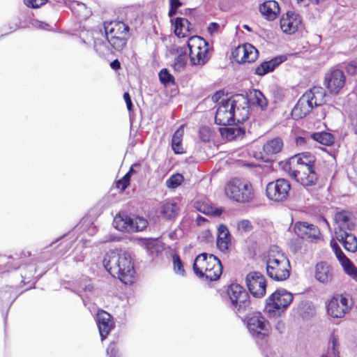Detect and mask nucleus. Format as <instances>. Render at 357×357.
Listing matches in <instances>:
<instances>
[{
  "label": "nucleus",
  "mask_w": 357,
  "mask_h": 357,
  "mask_svg": "<svg viewBox=\"0 0 357 357\" xmlns=\"http://www.w3.org/2000/svg\"><path fill=\"white\" fill-rule=\"evenodd\" d=\"M315 157L309 152L294 155L289 158V176L304 187L314 185L318 175L314 169Z\"/></svg>",
  "instance_id": "f257e3e1"
},
{
  "label": "nucleus",
  "mask_w": 357,
  "mask_h": 357,
  "mask_svg": "<svg viewBox=\"0 0 357 357\" xmlns=\"http://www.w3.org/2000/svg\"><path fill=\"white\" fill-rule=\"evenodd\" d=\"M105 269L123 283L131 284L135 277V269L130 253L120 250L107 254L103 259Z\"/></svg>",
  "instance_id": "f03ea898"
},
{
  "label": "nucleus",
  "mask_w": 357,
  "mask_h": 357,
  "mask_svg": "<svg viewBox=\"0 0 357 357\" xmlns=\"http://www.w3.org/2000/svg\"><path fill=\"white\" fill-rule=\"evenodd\" d=\"M266 273L275 281H284L290 275L291 265L278 246H272L266 256Z\"/></svg>",
  "instance_id": "7ed1b4c3"
},
{
  "label": "nucleus",
  "mask_w": 357,
  "mask_h": 357,
  "mask_svg": "<svg viewBox=\"0 0 357 357\" xmlns=\"http://www.w3.org/2000/svg\"><path fill=\"white\" fill-rule=\"evenodd\" d=\"M193 270L197 276L209 281L218 280L222 273L220 259L211 254L202 253L194 261Z\"/></svg>",
  "instance_id": "20e7f679"
},
{
  "label": "nucleus",
  "mask_w": 357,
  "mask_h": 357,
  "mask_svg": "<svg viewBox=\"0 0 357 357\" xmlns=\"http://www.w3.org/2000/svg\"><path fill=\"white\" fill-rule=\"evenodd\" d=\"M246 326L250 335L257 344L266 341L271 331L268 321L259 312H253L246 317Z\"/></svg>",
  "instance_id": "39448f33"
},
{
  "label": "nucleus",
  "mask_w": 357,
  "mask_h": 357,
  "mask_svg": "<svg viewBox=\"0 0 357 357\" xmlns=\"http://www.w3.org/2000/svg\"><path fill=\"white\" fill-rule=\"evenodd\" d=\"M225 193L228 197L238 202H248L254 197L251 183L238 178L232 179L227 183Z\"/></svg>",
  "instance_id": "423d86ee"
},
{
  "label": "nucleus",
  "mask_w": 357,
  "mask_h": 357,
  "mask_svg": "<svg viewBox=\"0 0 357 357\" xmlns=\"http://www.w3.org/2000/svg\"><path fill=\"white\" fill-rule=\"evenodd\" d=\"M245 103V96L241 94L234 96L231 98L223 100L218 107L215 116V121L218 125H230L235 121L234 102Z\"/></svg>",
  "instance_id": "0eeeda50"
},
{
  "label": "nucleus",
  "mask_w": 357,
  "mask_h": 357,
  "mask_svg": "<svg viewBox=\"0 0 357 357\" xmlns=\"http://www.w3.org/2000/svg\"><path fill=\"white\" fill-rule=\"evenodd\" d=\"M293 295L285 289H279L266 301V311L273 317L278 316L292 302Z\"/></svg>",
  "instance_id": "6e6552de"
},
{
  "label": "nucleus",
  "mask_w": 357,
  "mask_h": 357,
  "mask_svg": "<svg viewBox=\"0 0 357 357\" xmlns=\"http://www.w3.org/2000/svg\"><path fill=\"white\" fill-rule=\"evenodd\" d=\"M190 59L193 65H203L209 59L208 44L199 36L191 37L188 43Z\"/></svg>",
  "instance_id": "1a4fd4ad"
},
{
  "label": "nucleus",
  "mask_w": 357,
  "mask_h": 357,
  "mask_svg": "<svg viewBox=\"0 0 357 357\" xmlns=\"http://www.w3.org/2000/svg\"><path fill=\"white\" fill-rule=\"evenodd\" d=\"M147 220L143 218H130L126 213H119L113 220L114 227L119 231L132 233L144 230L147 227Z\"/></svg>",
  "instance_id": "9d476101"
},
{
  "label": "nucleus",
  "mask_w": 357,
  "mask_h": 357,
  "mask_svg": "<svg viewBox=\"0 0 357 357\" xmlns=\"http://www.w3.org/2000/svg\"><path fill=\"white\" fill-rule=\"evenodd\" d=\"M230 307L237 314L245 312L250 305L249 295L244 288L238 284H231L227 289Z\"/></svg>",
  "instance_id": "9b49d317"
},
{
  "label": "nucleus",
  "mask_w": 357,
  "mask_h": 357,
  "mask_svg": "<svg viewBox=\"0 0 357 357\" xmlns=\"http://www.w3.org/2000/svg\"><path fill=\"white\" fill-rule=\"evenodd\" d=\"M291 185L284 178H278L268 183L266 189L267 197L275 202H282L288 197Z\"/></svg>",
  "instance_id": "f8f14e48"
},
{
  "label": "nucleus",
  "mask_w": 357,
  "mask_h": 357,
  "mask_svg": "<svg viewBox=\"0 0 357 357\" xmlns=\"http://www.w3.org/2000/svg\"><path fill=\"white\" fill-rule=\"evenodd\" d=\"M245 282L249 291L254 297L261 298L266 294V280L261 273H250L246 276Z\"/></svg>",
  "instance_id": "ddd939ff"
},
{
  "label": "nucleus",
  "mask_w": 357,
  "mask_h": 357,
  "mask_svg": "<svg viewBox=\"0 0 357 357\" xmlns=\"http://www.w3.org/2000/svg\"><path fill=\"white\" fill-rule=\"evenodd\" d=\"M324 84L331 93L337 94L345 84L343 71L337 68L329 70L325 75Z\"/></svg>",
  "instance_id": "4468645a"
},
{
  "label": "nucleus",
  "mask_w": 357,
  "mask_h": 357,
  "mask_svg": "<svg viewBox=\"0 0 357 357\" xmlns=\"http://www.w3.org/2000/svg\"><path fill=\"white\" fill-rule=\"evenodd\" d=\"M327 312L334 318L343 317L349 310L348 299L338 295L333 297L326 305Z\"/></svg>",
  "instance_id": "2eb2a0df"
},
{
  "label": "nucleus",
  "mask_w": 357,
  "mask_h": 357,
  "mask_svg": "<svg viewBox=\"0 0 357 357\" xmlns=\"http://www.w3.org/2000/svg\"><path fill=\"white\" fill-rule=\"evenodd\" d=\"M294 230L298 236L310 241H316L319 240L321 237L318 227L306 222H296L294 225Z\"/></svg>",
  "instance_id": "dca6fc26"
},
{
  "label": "nucleus",
  "mask_w": 357,
  "mask_h": 357,
  "mask_svg": "<svg viewBox=\"0 0 357 357\" xmlns=\"http://www.w3.org/2000/svg\"><path fill=\"white\" fill-rule=\"evenodd\" d=\"M232 56L238 63H251L257 59L258 51L251 44L245 43L237 47L233 51Z\"/></svg>",
  "instance_id": "f3484780"
},
{
  "label": "nucleus",
  "mask_w": 357,
  "mask_h": 357,
  "mask_svg": "<svg viewBox=\"0 0 357 357\" xmlns=\"http://www.w3.org/2000/svg\"><path fill=\"white\" fill-rule=\"evenodd\" d=\"M301 17L294 11H288L282 15L280 24L284 33L291 34L295 33L301 25Z\"/></svg>",
  "instance_id": "a211bd4d"
},
{
  "label": "nucleus",
  "mask_w": 357,
  "mask_h": 357,
  "mask_svg": "<svg viewBox=\"0 0 357 357\" xmlns=\"http://www.w3.org/2000/svg\"><path fill=\"white\" fill-rule=\"evenodd\" d=\"M96 323L99 329L101 340L103 341L114 327V323L111 315L104 310H99L98 312Z\"/></svg>",
  "instance_id": "6ab92c4d"
},
{
  "label": "nucleus",
  "mask_w": 357,
  "mask_h": 357,
  "mask_svg": "<svg viewBox=\"0 0 357 357\" xmlns=\"http://www.w3.org/2000/svg\"><path fill=\"white\" fill-rule=\"evenodd\" d=\"M334 220L338 227L337 230L352 231L355 228L354 217L350 211L337 212L335 214Z\"/></svg>",
  "instance_id": "aec40b11"
},
{
  "label": "nucleus",
  "mask_w": 357,
  "mask_h": 357,
  "mask_svg": "<svg viewBox=\"0 0 357 357\" xmlns=\"http://www.w3.org/2000/svg\"><path fill=\"white\" fill-rule=\"evenodd\" d=\"M335 238L347 251L352 253L357 251V238L353 234L347 231L336 230Z\"/></svg>",
  "instance_id": "412c9836"
},
{
  "label": "nucleus",
  "mask_w": 357,
  "mask_h": 357,
  "mask_svg": "<svg viewBox=\"0 0 357 357\" xmlns=\"http://www.w3.org/2000/svg\"><path fill=\"white\" fill-rule=\"evenodd\" d=\"M105 36H128L129 27L123 22H105Z\"/></svg>",
  "instance_id": "4be33fe9"
},
{
  "label": "nucleus",
  "mask_w": 357,
  "mask_h": 357,
  "mask_svg": "<svg viewBox=\"0 0 357 357\" xmlns=\"http://www.w3.org/2000/svg\"><path fill=\"white\" fill-rule=\"evenodd\" d=\"M303 95L306 99H309L313 107L321 106L326 102V91L321 86H313Z\"/></svg>",
  "instance_id": "5701e85b"
},
{
  "label": "nucleus",
  "mask_w": 357,
  "mask_h": 357,
  "mask_svg": "<svg viewBox=\"0 0 357 357\" xmlns=\"http://www.w3.org/2000/svg\"><path fill=\"white\" fill-rule=\"evenodd\" d=\"M314 277L317 280L323 283L331 282L333 278L332 268L326 262H319L315 266Z\"/></svg>",
  "instance_id": "b1692460"
},
{
  "label": "nucleus",
  "mask_w": 357,
  "mask_h": 357,
  "mask_svg": "<svg viewBox=\"0 0 357 357\" xmlns=\"http://www.w3.org/2000/svg\"><path fill=\"white\" fill-rule=\"evenodd\" d=\"M259 11L268 20H274L280 14V8L276 1L269 0L259 6Z\"/></svg>",
  "instance_id": "393cba45"
},
{
  "label": "nucleus",
  "mask_w": 357,
  "mask_h": 357,
  "mask_svg": "<svg viewBox=\"0 0 357 357\" xmlns=\"http://www.w3.org/2000/svg\"><path fill=\"white\" fill-rule=\"evenodd\" d=\"M313 106L310 103L309 99L303 95L297 102L291 111V115L294 119H302L312 109Z\"/></svg>",
  "instance_id": "a878e982"
},
{
  "label": "nucleus",
  "mask_w": 357,
  "mask_h": 357,
  "mask_svg": "<svg viewBox=\"0 0 357 357\" xmlns=\"http://www.w3.org/2000/svg\"><path fill=\"white\" fill-rule=\"evenodd\" d=\"M231 242L230 234L226 226L221 225L218 229L217 246L222 252L227 251Z\"/></svg>",
  "instance_id": "bb28decb"
},
{
  "label": "nucleus",
  "mask_w": 357,
  "mask_h": 357,
  "mask_svg": "<svg viewBox=\"0 0 357 357\" xmlns=\"http://www.w3.org/2000/svg\"><path fill=\"white\" fill-rule=\"evenodd\" d=\"M284 59L281 56L275 57L268 61L261 63L255 69V73L262 76L270 72H272L278 65L283 62Z\"/></svg>",
  "instance_id": "cd10ccee"
},
{
  "label": "nucleus",
  "mask_w": 357,
  "mask_h": 357,
  "mask_svg": "<svg viewBox=\"0 0 357 357\" xmlns=\"http://www.w3.org/2000/svg\"><path fill=\"white\" fill-rule=\"evenodd\" d=\"M234 107L235 121L238 123H242L248 119L249 109H248V100L245 97V102L240 103L234 102Z\"/></svg>",
  "instance_id": "c85d7f7f"
},
{
  "label": "nucleus",
  "mask_w": 357,
  "mask_h": 357,
  "mask_svg": "<svg viewBox=\"0 0 357 357\" xmlns=\"http://www.w3.org/2000/svg\"><path fill=\"white\" fill-rule=\"evenodd\" d=\"M190 25L187 19L176 17L174 22V33L179 38L187 37L190 33Z\"/></svg>",
  "instance_id": "c756f323"
},
{
  "label": "nucleus",
  "mask_w": 357,
  "mask_h": 357,
  "mask_svg": "<svg viewBox=\"0 0 357 357\" xmlns=\"http://www.w3.org/2000/svg\"><path fill=\"white\" fill-rule=\"evenodd\" d=\"M222 137L228 140H233L244 135L245 130L240 126L225 127L220 128Z\"/></svg>",
  "instance_id": "7c9ffc66"
},
{
  "label": "nucleus",
  "mask_w": 357,
  "mask_h": 357,
  "mask_svg": "<svg viewBox=\"0 0 357 357\" xmlns=\"http://www.w3.org/2000/svg\"><path fill=\"white\" fill-rule=\"evenodd\" d=\"M248 103L259 107L261 110H265L268 105V101L264 94L259 90H255L250 94Z\"/></svg>",
  "instance_id": "2f4dec72"
},
{
  "label": "nucleus",
  "mask_w": 357,
  "mask_h": 357,
  "mask_svg": "<svg viewBox=\"0 0 357 357\" xmlns=\"http://www.w3.org/2000/svg\"><path fill=\"white\" fill-rule=\"evenodd\" d=\"M183 133V126H181L176 130L173 135L172 139V147L174 152L176 154L184 153V150L181 144Z\"/></svg>",
  "instance_id": "473e14b6"
},
{
  "label": "nucleus",
  "mask_w": 357,
  "mask_h": 357,
  "mask_svg": "<svg viewBox=\"0 0 357 357\" xmlns=\"http://www.w3.org/2000/svg\"><path fill=\"white\" fill-rule=\"evenodd\" d=\"M283 146L282 140L280 138H274L267 142L263 147L264 151L267 155H273L279 153Z\"/></svg>",
  "instance_id": "72a5a7b5"
},
{
  "label": "nucleus",
  "mask_w": 357,
  "mask_h": 357,
  "mask_svg": "<svg viewBox=\"0 0 357 357\" xmlns=\"http://www.w3.org/2000/svg\"><path fill=\"white\" fill-rule=\"evenodd\" d=\"M107 43L116 51H122L127 44L128 36H105Z\"/></svg>",
  "instance_id": "f704fd0d"
},
{
  "label": "nucleus",
  "mask_w": 357,
  "mask_h": 357,
  "mask_svg": "<svg viewBox=\"0 0 357 357\" xmlns=\"http://www.w3.org/2000/svg\"><path fill=\"white\" fill-rule=\"evenodd\" d=\"M310 138L325 146H331L335 141L334 136L326 132L313 133L310 135Z\"/></svg>",
  "instance_id": "c9c22d12"
},
{
  "label": "nucleus",
  "mask_w": 357,
  "mask_h": 357,
  "mask_svg": "<svg viewBox=\"0 0 357 357\" xmlns=\"http://www.w3.org/2000/svg\"><path fill=\"white\" fill-rule=\"evenodd\" d=\"M179 207L176 202H167L162 206L161 214L165 218H174L178 213Z\"/></svg>",
  "instance_id": "e433bc0d"
},
{
  "label": "nucleus",
  "mask_w": 357,
  "mask_h": 357,
  "mask_svg": "<svg viewBox=\"0 0 357 357\" xmlns=\"http://www.w3.org/2000/svg\"><path fill=\"white\" fill-rule=\"evenodd\" d=\"M100 37H96L94 38V45L93 48L95 51L100 56H105L109 51V47L107 45V43L105 41V36L102 34H100Z\"/></svg>",
  "instance_id": "4c0bfd02"
},
{
  "label": "nucleus",
  "mask_w": 357,
  "mask_h": 357,
  "mask_svg": "<svg viewBox=\"0 0 357 357\" xmlns=\"http://www.w3.org/2000/svg\"><path fill=\"white\" fill-rule=\"evenodd\" d=\"M0 261V273L9 271L10 269H16L18 267V261L13 257H3Z\"/></svg>",
  "instance_id": "58836bf2"
},
{
  "label": "nucleus",
  "mask_w": 357,
  "mask_h": 357,
  "mask_svg": "<svg viewBox=\"0 0 357 357\" xmlns=\"http://www.w3.org/2000/svg\"><path fill=\"white\" fill-rule=\"evenodd\" d=\"M159 79L162 84L164 85H170L174 84V77L169 73V71L166 68L162 69L159 72Z\"/></svg>",
  "instance_id": "ea45409f"
},
{
  "label": "nucleus",
  "mask_w": 357,
  "mask_h": 357,
  "mask_svg": "<svg viewBox=\"0 0 357 357\" xmlns=\"http://www.w3.org/2000/svg\"><path fill=\"white\" fill-rule=\"evenodd\" d=\"M183 181V176L181 174H176L166 181V185L169 188H176Z\"/></svg>",
  "instance_id": "a19ab883"
},
{
  "label": "nucleus",
  "mask_w": 357,
  "mask_h": 357,
  "mask_svg": "<svg viewBox=\"0 0 357 357\" xmlns=\"http://www.w3.org/2000/svg\"><path fill=\"white\" fill-rule=\"evenodd\" d=\"M35 273L36 267L33 264H29L25 266L24 268H22L21 273L22 278H23L22 282H25V280H27V282H29L30 280L33 278Z\"/></svg>",
  "instance_id": "79ce46f5"
},
{
  "label": "nucleus",
  "mask_w": 357,
  "mask_h": 357,
  "mask_svg": "<svg viewBox=\"0 0 357 357\" xmlns=\"http://www.w3.org/2000/svg\"><path fill=\"white\" fill-rule=\"evenodd\" d=\"M173 267L174 271L176 275L184 276L185 275V270L183 268V263L178 255H173Z\"/></svg>",
  "instance_id": "37998d69"
},
{
  "label": "nucleus",
  "mask_w": 357,
  "mask_h": 357,
  "mask_svg": "<svg viewBox=\"0 0 357 357\" xmlns=\"http://www.w3.org/2000/svg\"><path fill=\"white\" fill-rule=\"evenodd\" d=\"M342 266L347 275L357 281V268L354 265L350 259L348 262H345V264L344 263L342 264Z\"/></svg>",
  "instance_id": "c03bdc74"
},
{
  "label": "nucleus",
  "mask_w": 357,
  "mask_h": 357,
  "mask_svg": "<svg viewBox=\"0 0 357 357\" xmlns=\"http://www.w3.org/2000/svg\"><path fill=\"white\" fill-rule=\"evenodd\" d=\"M186 59L183 55H178L175 58L174 62L172 65L174 70L178 73L182 72L185 67Z\"/></svg>",
  "instance_id": "a18cd8bd"
},
{
  "label": "nucleus",
  "mask_w": 357,
  "mask_h": 357,
  "mask_svg": "<svg viewBox=\"0 0 357 357\" xmlns=\"http://www.w3.org/2000/svg\"><path fill=\"white\" fill-rule=\"evenodd\" d=\"M197 209L204 214H211L214 216H219L222 213V210L220 208H213L205 204H201Z\"/></svg>",
  "instance_id": "49530a36"
},
{
  "label": "nucleus",
  "mask_w": 357,
  "mask_h": 357,
  "mask_svg": "<svg viewBox=\"0 0 357 357\" xmlns=\"http://www.w3.org/2000/svg\"><path fill=\"white\" fill-rule=\"evenodd\" d=\"M199 135L202 141L209 142L212 137V131L208 127L202 126L199 128Z\"/></svg>",
  "instance_id": "de8ad7c7"
},
{
  "label": "nucleus",
  "mask_w": 357,
  "mask_h": 357,
  "mask_svg": "<svg viewBox=\"0 0 357 357\" xmlns=\"http://www.w3.org/2000/svg\"><path fill=\"white\" fill-rule=\"evenodd\" d=\"M238 229L242 232H248L252 229V225L248 220L239 221L237 225Z\"/></svg>",
  "instance_id": "09e8293b"
},
{
  "label": "nucleus",
  "mask_w": 357,
  "mask_h": 357,
  "mask_svg": "<svg viewBox=\"0 0 357 357\" xmlns=\"http://www.w3.org/2000/svg\"><path fill=\"white\" fill-rule=\"evenodd\" d=\"M130 181V173H127L121 180L117 183V187L121 190H125L129 185Z\"/></svg>",
  "instance_id": "8fccbe9b"
},
{
  "label": "nucleus",
  "mask_w": 357,
  "mask_h": 357,
  "mask_svg": "<svg viewBox=\"0 0 357 357\" xmlns=\"http://www.w3.org/2000/svg\"><path fill=\"white\" fill-rule=\"evenodd\" d=\"M107 354L108 357H120L118 354V349L116 342H112L109 344L107 349Z\"/></svg>",
  "instance_id": "3c124183"
},
{
  "label": "nucleus",
  "mask_w": 357,
  "mask_h": 357,
  "mask_svg": "<svg viewBox=\"0 0 357 357\" xmlns=\"http://www.w3.org/2000/svg\"><path fill=\"white\" fill-rule=\"evenodd\" d=\"M47 0H24V4L30 8H38L46 3Z\"/></svg>",
  "instance_id": "603ef678"
},
{
  "label": "nucleus",
  "mask_w": 357,
  "mask_h": 357,
  "mask_svg": "<svg viewBox=\"0 0 357 357\" xmlns=\"http://www.w3.org/2000/svg\"><path fill=\"white\" fill-rule=\"evenodd\" d=\"M328 350L331 351L333 357H336L338 354V342L337 339L333 336L329 343Z\"/></svg>",
  "instance_id": "864d4df0"
},
{
  "label": "nucleus",
  "mask_w": 357,
  "mask_h": 357,
  "mask_svg": "<svg viewBox=\"0 0 357 357\" xmlns=\"http://www.w3.org/2000/svg\"><path fill=\"white\" fill-rule=\"evenodd\" d=\"M334 253L341 265L343 264L344 263L345 264V262H348V261L349 260V259L342 252L341 248L335 252Z\"/></svg>",
  "instance_id": "5fc2aeb1"
},
{
  "label": "nucleus",
  "mask_w": 357,
  "mask_h": 357,
  "mask_svg": "<svg viewBox=\"0 0 357 357\" xmlns=\"http://www.w3.org/2000/svg\"><path fill=\"white\" fill-rule=\"evenodd\" d=\"M220 29V25L216 22H211L209 24L208 26V32L211 36L216 34L218 33Z\"/></svg>",
  "instance_id": "6e6d98bb"
},
{
  "label": "nucleus",
  "mask_w": 357,
  "mask_h": 357,
  "mask_svg": "<svg viewBox=\"0 0 357 357\" xmlns=\"http://www.w3.org/2000/svg\"><path fill=\"white\" fill-rule=\"evenodd\" d=\"M328 1L329 0H312V3L319 6L317 10H323L326 8Z\"/></svg>",
  "instance_id": "4d7b16f0"
},
{
  "label": "nucleus",
  "mask_w": 357,
  "mask_h": 357,
  "mask_svg": "<svg viewBox=\"0 0 357 357\" xmlns=\"http://www.w3.org/2000/svg\"><path fill=\"white\" fill-rule=\"evenodd\" d=\"M123 98L126 103L127 108L129 111H131L132 109V104L131 101L130 96L128 92L124 93Z\"/></svg>",
  "instance_id": "13d9d810"
},
{
  "label": "nucleus",
  "mask_w": 357,
  "mask_h": 357,
  "mask_svg": "<svg viewBox=\"0 0 357 357\" xmlns=\"http://www.w3.org/2000/svg\"><path fill=\"white\" fill-rule=\"evenodd\" d=\"M347 71L351 75H354L357 73V66L355 63H349L346 67Z\"/></svg>",
  "instance_id": "bf43d9fd"
},
{
  "label": "nucleus",
  "mask_w": 357,
  "mask_h": 357,
  "mask_svg": "<svg viewBox=\"0 0 357 357\" xmlns=\"http://www.w3.org/2000/svg\"><path fill=\"white\" fill-rule=\"evenodd\" d=\"M310 139H312L310 137L309 139H306L303 137H298L296 139V143L297 146H304L307 144Z\"/></svg>",
  "instance_id": "052dcab7"
},
{
  "label": "nucleus",
  "mask_w": 357,
  "mask_h": 357,
  "mask_svg": "<svg viewBox=\"0 0 357 357\" xmlns=\"http://www.w3.org/2000/svg\"><path fill=\"white\" fill-rule=\"evenodd\" d=\"M275 329L278 331L279 333H283L285 330V325L284 322L278 321L275 326Z\"/></svg>",
  "instance_id": "680f3d73"
},
{
  "label": "nucleus",
  "mask_w": 357,
  "mask_h": 357,
  "mask_svg": "<svg viewBox=\"0 0 357 357\" xmlns=\"http://www.w3.org/2000/svg\"><path fill=\"white\" fill-rule=\"evenodd\" d=\"M169 1L170 7H172L173 8H178L182 5L181 2L179 0H169Z\"/></svg>",
  "instance_id": "e2e57ef3"
},
{
  "label": "nucleus",
  "mask_w": 357,
  "mask_h": 357,
  "mask_svg": "<svg viewBox=\"0 0 357 357\" xmlns=\"http://www.w3.org/2000/svg\"><path fill=\"white\" fill-rule=\"evenodd\" d=\"M351 126L355 134H357V117L351 118Z\"/></svg>",
  "instance_id": "0e129e2a"
},
{
  "label": "nucleus",
  "mask_w": 357,
  "mask_h": 357,
  "mask_svg": "<svg viewBox=\"0 0 357 357\" xmlns=\"http://www.w3.org/2000/svg\"><path fill=\"white\" fill-rule=\"evenodd\" d=\"M110 67L114 70H118L121 68V63L117 59H116L110 63Z\"/></svg>",
  "instance_id": "69168bd1"
},
{
  "label": "nucleus",
  "mask_w": 357,
  "mask_h": 357,
  "mask_svg": "<svg viewBox=\"0 0 357 357\" xmlns=\"http://www.w3.org/2000/svg\"><path fill=\"white\" fill-rule=\"evenodd\" d=\"M331 246L334 252L340 249V247L333 238L331 241Z\"/></svg>",
  "instance_id": "338daca9"
},
{
  "label": "nucleus",
  "mask_w": 357,
  "mask_h": 357,
  "mask_svg": "<svg viewBox=\"0 0 357 357\" xmlns=\"http://www.w3.org/2000/svg\"><path fill=\"white\" fill-rule=\"evenodd\" d=\"M36 26H38L39 28L43 29H48L50 27L49 24L42 22H38L36 24Z\"/></svg>",
  "instance_id": "774afa93"
}]
</instances>
